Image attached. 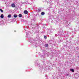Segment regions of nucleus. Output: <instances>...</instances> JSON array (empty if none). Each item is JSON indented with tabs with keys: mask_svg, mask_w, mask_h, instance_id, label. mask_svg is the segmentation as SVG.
I'll return each mask as SVG.
<instances>
[{
	"mask_svg": "<svg viewBox=\"0 0 79 79\" xmlns=\"http://www.w3.org/2000/svg\"><path fill=\"white\" fill-rule=\"evenodd\" d=\"M11 7H12V8H14L16 6V5H15V3H12L11 4Z\"/></svg>",
	"mask_w": 79,
	"mask_h": 79,
	"instance_id": "obj_1",
	"label": "nucleus"
},
{
	"mask_svg": "<svg viewBox=\"0 0 79 79\" xmlns=\"http://www.w3.org/2000/svg\"><path fill=\"white\" fill-rule=\"evenodd\" d=\"M24 13L25 14V15H27V14L28 13V11L26 10H25L24 11Z\"/></svg>",
	"mask_w": 79,
	"mask_h": 79,
	"instance_id": "obj_2",
	"label": "nucleus"
},
{
	"mask_svg": "<svg viewBox=\"0 0 79 79\" xmlns=\"http://www.w3.org/2000/svg\"><path fill=\"white\" fill-rule=\"evenodd\" d=\"M19 18H21V17H22V14H19Z\"/></svg>",
	"mask_w": 79,
	"mask_h": 79,
	"instance_id": "obj_3",
	"label": "nucleus"
},
{
	"mask_svg": "<svg viewBox=\"0 0 79 79\" xmlns=\"http://www.w3.org/2000/svg\"><path fill=\"white\" fill-rule=\"evenodd\" d=\"M41 15H45V12H42L41 14Z\"/></svg>",
	"mask_w": 79,
	"mask_h": 79,
	"instance_id": "obj_4",
	"label": "nucleus"
},
{
	"mask_svg": "<svg viewBox=\"0 0 79 79\" xmlns=\"http://www.w3.org/2000/svg\"><path fill=\"white\" fill-rule=\"evenodd\" d=\"M70 70L71 71H72L73 73V72H74V69H71Z\"/></svg>",
	"mask_w": 79,
	"mask_h": 79,
	"instance_id": "obj_5",
	"label": "nucleus"
},
{
	"mask_svg": "<svg viewBox=\"0 0 79 79\" xmlns=\"http://www.w3.org/2000/svg\"><path fill=\"white\" fill-rule=\"evenodd\" d=\"M0 17L1 18H3V15L2 14L0 16Z\"/></svg>",
	"mask_w": 79,
	"mask_h": 79,
	"instance_id": "obj_6",
	"label": "nucleus"
},
{
	"mask_svg": "<svg viewBox=\"0 0 79 79\" xmlns=\"http://www.w3.org/2000/svg\"><path fill=\"white\" fill-rule=\"evenodd\" d=\"M14 18H17V15H14Z\"/></svg>",
	"mask_w": 79,
	"mask_h": 79,
	"instance_id": "obj_7",
	"label": "nucleus"
},
{
	"mask_svg": "<svg viewBox=\"0 0 79 79\" xmlns=\"http://www.w3.org/2000/svg\"><path fill=\"white\" fill-rule=\"evenodd\" d=\"M44 37L45 39H47V36H46L45 35H44Z\"/></svg>",
	"mask_w": 79,
	"mask_h": 79,
	"instance_id": "obj_8",
	"label": "nucleus"
},
{
	"mask_svg": "<svg viewBox=\"0 0 79 79\" xmlns=\"http://www.w3.org/2000/svg\"><path fill=\"white\" fill-rule=\"evenodd\" d=\"M41 10L40 9H38V13H39L40 12V11Z\"/></svg>",
	"mask_w": 79,
	"mask_h": 79,
	"instance_id": "obj_9",
	"label": "nucleus"
},
{
	"mask_svg": "<svg viewBox=\"0 0 79 79\" xmlns=\"http://www.w3.org/2000/svg\"><path fill=\"white\" fill-rule=\"evenodd\" d=\"M0 11H1V12H2V13H3V10L1 9H0Z\"/></svg>",
	"mask_w": 79,
	"mask_h": 79,
	"instance_id": "obj_10",
	"label": "nucleus"
},
{
	"mask_svg": "<svg viewBox=\"0 0 79 79\" xmlns=\"http://www.w3.org/2000/svg\"><path fill=\"white\" fill-rule=\"evenodd\" d=\"M11 17V15H8L7 17L8 18H10Z\"/></svg>",
	"mask_w": 79,
	"mask_h": 79,
	"instance_id": "obj_11",
	"label": "nucleus"
},
{
	"mask_svg": "<svg viewBox=\"0 0 79 79\" xmlns=\"http://www.w3.org/2000/svg\"><path fill=\"white\" fill-rule=\"evenodd\" d=\"M46 47H47L48 46V44H46L45 45Z\"/></svg>",
	"mask_w": 79,
	"mask_h": 79,
	"instance_id": "obj_12",
	"label": "nucleus"
},
{
	"mask_svg": "<svg viewBox=\"0 0 79 79\" xmlns=\"http://www.w3.org/2000/svg\"><path fill=\"white\" fill-rule=\"evenodd\" d=\"M78 57L79 58V56H78Z\"/></svg>",
	"mask_w": 79,
	"mask_h": 79,
	"instance_id": "obj_13",
	"label": "nucleus"
}]
</instances>
